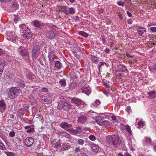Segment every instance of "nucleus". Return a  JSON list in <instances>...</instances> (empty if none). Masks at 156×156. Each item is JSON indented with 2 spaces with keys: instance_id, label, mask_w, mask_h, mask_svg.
Here are the masks:
<instances>
[{
  "instance_id": "f257e3e1",
  "label": "nucleus",
  "mask_w": 156,
  "mask_h": 156,
  "mask_svg": "<svg viewBox=\"0 0 156 156\" xmlns=\"http://www.w3.org/2000/svg\"><path fill=\"white\" fill-rule=\"evenodd\" d=\"M106 140L109 144L113 145L114 147H119L121 142L120 137L117 135L108 136L106 137Z\"/></svg>"
},
{
  "instance_id": "f03ea898",
  "label": "nucleus",
  "mask_w": 156,
  "mask_h": 156,
  "mask_svg": "<svg viewBox=\"0 0 156 156\" xmlns=\"http://www.w3.org/2000/svg\"><path fill=\"white\" fill-rule=\"evenodd\" d=\"M56 27L51 24H49L47 25V27H45V29L47 31H49L46 34V37L48 39L53 38L55 36L54 32L55 31Z\"/></svg>"
},
{
  "instance_id": "7ed1b4c3",
  "label": "nucleus",
  "mask_w": 156,
  "mask_h": 156,
  "mask_svg": "<svg viewBox=\"0 0 156 156\" xmlns=\"http://www.w3.org/2000/svg\"><path fill=\"white\" fill-rule=\"evenodd\" d=\"M20 89L16 87L10 88L8 92V97L10 99H13L19 95Z\"/></svg>"
},
{
  "instance_id": "20e7f679",
  "label": "nucleus",
  "mask_w": 156,
  "mask_h": 156,
  "mask_svg": "<svg viewBox=\"0 0 156 156\" xmlns=\"http://www.w3.org/2000/svg\"><path fill=\"white\" fill-rule=\"evenodd\" d=\"M71 102L74 105L79 107H84L86 105V104L81 99L75 98H73L71 101Z\"/></svg>"
},
{
  "instance_id": "39448f33",
  "label": "nucleus",
  "mask_w": 156,
  "mask_h": 156,
  "mask_svg": "<svg viewBox=\"0 0 156 156\" xmlns=\"http://www.w3.org/2000/svg\"><path fill=\"white\" fill-rule=\"evenodd\" d=\"M40 49L38 45L34 46L32 51V57L33 59H35L40 53Z\"/></svg>"
},
{
  "instance_id": "423d86ee",
  "label": "nucleus",
  "mask_w": 156,
  "mask_h": 156,
  "mask_svg": "<svg viewBox=\"0 0 156 156\" xmlns=\"http://www.w3.org/2000/svg\"><path fill=\"white\" fill-rule=\"evenodd\" d=\"M51 97L50 95H42L40 96V100L42 103L44 104H49L51 102Z\"/></svg>"
},
{
  "instance_id": "0eeeda50",
  "label": "nucleus",
  "mask_w": 156,
  "mask_h": 156,
  "mask_svg": "<svg viewBox=\"0 0 156 156\" xmlns=\"http://www.w3.org/2000/svg\"><path fill=\"white\" fill-rule=\"evenodd\" d=\"M7 39L10 41L14 42L16 41V37L15 33L11 31H8L7 33Z\"/></svg>"
},
{
  "instance_id": "6e6552de",
  "label": "nucleus",
  "mask_w": 156,
  "mask_h": 156,
  "mask_svg": "<svg viewBox=\"0 0 156 156\" xmlns=\"http://www.w3.org/2000/svg\"><path fill=\"white\" fill-rule=\"evenodd\" d=\"M34 142V139L31 137H29L25 140L24 143L25 145L27 147H29L32 146Z\"/></svg>"
},
{
  "instance_id": "1a4fd4ad",
  "label": "nucleus",
  "mask_w": 156,
  "mask_h": 156,
  "mask_svg": "<svg viewBox=\"0 0 156 156\" xmlns=\"http://www.w3.org/2000/svg\"><path fill=\"white\" fill-rule=\"evenodd\" d=\"M82 92L88 95L91 92V88L89 85H87L81 88Z\"/></svg>"
},
{
  "instance_id": "9d476101",
  "label": "nucleus",
  "mask_w": 156,
  "mask_h": 156,
  "mask_svg": "<svg viewBox=\"0 0 156 156\" xmlns=\"http://www.w3.org/2000/svg\"><path fill=\"white\" fill-rule=\"evenodd\" d=\"M60 127L66 130L67 131H69L70 129L69 128H71L72 126V125L69 124L67 122H62L61 123L60 125Z\"/></svg>"
},
{
  "instance_id": "9b49d317",
  "label": "nucleus",
  "mask_w": 156,
  "mask_h": 156,
  "mask_svg": "<svg viewBox=\"0 0 156 156\" xmlns=\"http://www.w3.org/2000/svg\"><path fill=\"white\" fill-rule=\"evenodd\" d=\"M29 108V105L27 104H24L23 105V107L19 109V112L21 113V115H23L25 112L27 111Z\"/></svg>"
},
{
  "instance_id": "f8f14e48",
  "label": "nucleus",
  "mask_w": 156,
  "mask_h": 156,
  "mask_svg": "<svg viewBox=\"0 0 156 156\" xmlns=\"http://www.w3.org/2000/svg\"><path fill=\"white\" fill-rule=\"evenodd\" d=\"M18 50L20 55L21 56L23 57L29 56L28 53L27 49L24 48H19Z\"/></svg>"
},
{
  "instance_id": "ddd939ff",
  "label": "nucleus",
  "mask_w": 156,
  "mask_h": 156,
  "mask_svg": "<svg viewBox=\"0 0 156 156\" xmlns=\"http://www.w3.org/2000/svg\"><path fill=\"white\" fill-rule=\"evenodd\" d=\"M143 142L144 145H152L151 139L148 137H145L143 140Z\"/></svg>"
},
{
  "instance_id": "4468645a",
  "label": "nucleus",
  "mask_w": 156,
  "mask_h": 156,
  "mask_svg": "<svg viewBox=\"0 0 156 156\" xmlns=\"http://www.w3.org/2000/svg\"><path fill=\"white\" fill-rule=\"evenodd\" d=\"M82 131V128L81 127H77L76 128V129H72L71 130V133L74 135H76L77 134L80 133Z\"/></svg>"
},
{
  "instance_id": "2eb2a0df",
  "label": "nucleus",
  "mask_w": 156,
  "mask_h": 156,
  "mask_svg": "<svg viewBox=\"0 0 156 156\" xmlns=\"http://www.w3.org/2000/svg\"><path fill=\"white\" fill-rule=\"evenodd\" d=\"M136 30L139 34L141 36H143L144 33L146 31V29L144 27H139L137 28Z\"/></svg>"
},
{
  "instance_id": "dca6fc26",
  "label": "nucleus",
  "mask_w": 156,
  "mask_h": 156,
  "mask_svg": "<svg viewBox=\"0 0 156 156\" xmlns=\"http://www.w3.org/2000/svg\"><path fill=\"white\" fill-rule=\"evenodd\" d=\"M90 147L92 150L95 152H98L100 148L98 146L93 143L91 144Z\"/></svg>"
},
{
  "instance_id": "f3484780",
  "label": "nucleus",
  "mask_w": 156,
  "mask_h": 156,
  "mask_svg": "<svg viewBox=\"0 0 156 156\" xmlns=\"http://www.w3.org/2000/svg\"><path fill=\"white\" fill-rule=\"evenodd\" d=\"M87 119V117L84 115H81L78 117V122L84 124L86 121Z\"/></svg>"
},
{
  "instance_id": "a211bd4d",
  "label": "nucleus",
  "mask_w": 156,
  "mask_h": 156,
  "mask_svg": "<svg viewBox=\"0 0 156 156\" xmlns=\"http://www.w3.org/2000/svg\"><path fill=\"white\" fill-rule=\"evenodd\" d=\"M20 31L21 33H23L27 31L28 30V26L24 24H23L20 26Z\"/></svg>"
},
{
  "instance_id": "6ab92c4d",
  "label": "nucleus",
  "mask_w": 156,
  "mask_h": 156,
  "mask_svg": "<svg viewBox=\"0 0 156 156\" xmlns=\"http://www.w3.org/2000/svg\"><path fill=\"white\" fill-rule=\"evenodd\" d=\"M97 123L101 126H103V122H104V119L101 116H98L96 118Z\"/></svg>"
},
{
  "instance_id": "aec40b11",
  "label": "nucleus",
  "mask_w": 156,
  "mask_h": 156,
  "mask_svg": "<svg viewBox=\"0 0 156 156\" xmlns=\"http://www.w3.org/2000/svg\"><path fill=\"white\" fill-rule=\"evenodd\" d=\"M71 147V146L68 144L64 143H62L61 146V150L64 151L69 149Z\"/></svg>"
},
{
  "instance_id": "412c9836",
  "label": "nucleus",
  "mask_w": 156,
  "mask_h": 156,
  "mask_svg": "<svg viewBox=\"0 0 156 156\" xmlns=\"http://www.w3.org/2000/svg\"><path fill=\"white\" fill-rule=\"evenodd\" d=\"M23 36L24 37L28 39L31 38L32 35L31 31L28 30L23 33Z\"/></svg>"
},
{
  "instance_id": "4be33fe9",
  "label": "nucleus",
  "mask_w": 156,
  "mask_h": 156,
  "mask_svg": "<svg viewBox=\"0 0 156 156\" xmlns=\"http://www.w3.org/2000/svg\"><path fill=\"white\" fill-rule=\"evenodd\" d=\"M145 125L144 121L141 120L139 121L137 124H136V127L138 128H140Z\"/></svg>"
},
{
  "instance_id": "5701e85b",
  "label": "nucleus",
  "mask_w": 156,
  "mask_h": 156,
  "mask_svg": "<svg viewBox=\"0 0 156 156\" xmlns=\"http://www.w3.org/2000/svg\"><path fill=\"white\" fill-rule=\"evenodd\" d=\"M117 67L121 69L122 72H125L127 70V68L122 65L119 64L117 65Z\"/></svg>"
},
{
  "instance_id": "b1692460",
  "label": "nucleus",
  "mask_w": 156,
  "mask_h": 156,
  "mask_svg": "<svg viewBox=\"0 0 156 156\" xmlns=\"http://www.w3.org/2000/svg\"><path fill=\"white\" fill-rule=\"evenodd\" d=\"M68 9V8L66 6H63L61 7L60 11L63 12L66 14H68L69 12Z\"/></svg>"
},
{
  "instance_id": "393cba45",
  "label": "nucleus",
  "mask_w": 156,
  "mask_h": 156,
  "mask_svg": "<svg viewBox=\"0 0 156 156\" xmlns=\"http://www.w3.org/2000/svg\"><path fill=\"white\" fill-rule=\"evenodd\" d=\"M12 7L15 10H16L19 8V5L17 4L16 2L14 1L12 3Z\"/></svg>"
},
{
  "instance_id": "a878e982",
  "label": "nucleus",
  "mask_w": 156,
  "mask_h": 156,
  "mask_svg": "<svg viewBox=\"0 0 156 156\" xmlns=\"http://www.w3.org/2000/svg\"><path fill=\"white\" fill-rule=\"evenodd\" d=\"M33 25L37 28H40L42 25V23L41 22L37 20H35L33 21Z\"/></svg>"
},
{
  "instance_id": "bb28decb",
  "label": "nucleus",
  "mask_w": 156,
  "mask_h": 156,
  "mask_svg": "<svg viewBox=\"0 0 156 156\" xmlns=\"http://www.w3.org/2000/svg\"><path fill=\"white\" fill-rule=\"evenodd\" d=\"M88 115L89 116L92 118L95 117H97V113L91 110L89 111L88 113Z\"/></svg>"
},
{
  "instance_id": "cd10ccee",
  "label": "nucleus",
  "mask_w": 156,
  "mask_h": 156,
  "mask_svg": "<svg viewBox=\"0 0 156 156\" xmlns=\"http://www.w3.org/2000/svg\"><path fill=\"white\" fill-rule=\"evenodd\" d=\"M148 94L150 99L154 98L156 96L155 92L154 90L149 92Z\"/></svg>"
},
{
  "instance_id": "c85d7f7f",
  "label": "nucleus",
  "mask_w": 156,
  "mask_h": 156,
  "mask_svg": "<svg viewBox=\"0 0 156 156\" xmlns=\"http://www.w3.org/2000/svg\"><path fill=\"white\" fill-rule=\"evenodd\" d=\"M5 104L3 99L0 101V108L5 110Z\"/></svg>"
},
{
  "instance_id": "c756f323",
  "label": "nucleus",
  "mask_w": 156,
  "mask_h": 156,
  "mask_svg": "<svg viewBox=\"0 0 156 156\" xmlns=\"http://www.w3.org/2000/svg\"><path fill=\"white\" fill-rule=\"evenodd\" d=\"M77 83L76 82H72L69 84V88L71 90H73L77 86Z\"/></svg>"
},
{
  "instance_id": "7c9ffc66",
  "label": "nucleus",
  "mask_w": 156,
  "mask_h": 156,
  "mask_svg": "<svg viewBox=\"0 0 156 156\" xmlns=\"http://www.w3.org/2000/svg\"><path fill=\"white\" fill-rule=\"evenodd\" d=\"M101 102L98 100H97L94 102L92 103L91 105V107L93 108L96 107L100 104Z\"/></svg>"
},
{
  "instance_id": "2f4dec72",
  "label": "nucleus",
  "mask_w": 156,
  "mask_h": 156,
  "mask_svg": "<svg viewBox=\"0 0 156 156\" xmlns=\"http://www.w3.org/2000/svg\"><path fill=\"white\" fill-rule=\"evenodd\" d=\"M55 66L56 68L60 69L62 67V65L61 63L59 61H55Z\"/></svg>"
},
{
  "instance_id": "473e14b6",
  "label": "nucleus",
  "mask_w": 156,
  "mask_h": 156,
  "mask_svg": "<svg viewBox=\"0 0 156 156\" xmlns=\"http://www.w3.org/2000/svg\"><path fill=\"white\" fill-rule=\"evenodd\" d=\"M70 105L69 103L64 102L63 109L65 110H68L70 108Z\"/></svg>"
},
{
  "instance_id": "72a5a7b5",
  "label": "nucleus",
  "mask_w": 156,
  "mask_h": 156,
  "mask_svg": "<svg viewBox=\"0 0 156 156\" xmlns=\"http://www.w3.org/2000/svg\"><path fill=\"white\" fill-rule=\"evenodd\" d=\"M64 103L63 101L60 100L58 103V109H62L64 107Z\"/></svg>"
},
{
  "instance_id": "f704fd0d",
  "label": "nucleus",
  "mask_w": 156,
  "mask_h": 156,
  "mask_svg": "<svg viewBox=\"0 0 156 156\" xmlns=\"http://www.w3.org/2000/svg\"><path fill=\"white\" fill-rule=\"evenodd\" d=\"M55 55V51L52 49H51L48 51V57H54Z\"/></svg>"
},
{
  "instance_id": "c9c22d12",
  "label": "nucleus",
  "mask_w": 156,
  "mask_h": 156,
  "mask_svg": "<svg viewBox=\"0 0 156 156\" xmlns=\"http://www.w3.org/2000/svg\"><path fill=\"white\" fill-rule=\"evenodd\" d=\"M118 156H132L129 153L127 152H126L124 154L121 153H119L118 154Z\"/></svg>"
},
{
  "instance_id": "e433bc0d",
  "label": "nucleus",
  "mask_w": 156,
  "mask_h": 156,
  "mask_svg": "<svg viewBox=\"0 0 156 156\" xmlns=\"http://www.w3.org/2000/svg\"><path fill=\"white\" fill-rule=\"evenodd\" d=\"M70 78L71 79L77 80L78 78L77 76L75 73H72L70 74Z\"/></svg>"
},
{
  "instance_id": "4c0bfd02",
  "label": "nucleus",
  "mask_w": 156,
  "mask_h": 156,
  "mask_svg": "<svg viewBox=\"0 0 156 156\" xmlns=\"http://www.w3.org/2000/svg\"><path fill=\"white\" fill-rule=\"evenodd\" d=\"M92 60V61L95 63H97L98 62V58L95 56H92L91 57Z\"/></svg>"
},
{
  "instance_id": "58836bf2",
  "label": "nucleus",
  "mask_w": 156,
  "mask_h": 156,
  "mask_svg": "<svg viewBox=\"0 0 156 156\" xmlns=\"http://www.w3.org/2000/svg\"><path fill=\"white\" fill-rule=\"evenodd\" d=\"M79 34L80 35L83 36L85 37H87L88 36V34L83 31H79Z\"/></svg>"
},
{
  "instance_id": "ea45409f",
  "label": "nucleus",
  "mask_w": 156,
  "mask_h": 156,
  "mask_svg": "<svg viewBox=\"0 0 156 156\" xmlns=\"http://www.w3.org/2000/svg\"><path fill=\"white\" fill-rule=\"evenodd\" d=\"M62 136H65L67 138H69L70 137V135L66 132H62L61 133Z\"/></svg>"
},
{
  "instance_id": "a19ab883",
  "label": "nucleus",
  "mask_w": 156,
  "mask_h": 156,
  "mask_svg": "<svg viewBox=\"0 0 156 156\" xmlns=\"http://www.w3.org/2000/svg\"><path fill=\"white\" fill-rule=\"evenodd\" d=\"M69 14V13L71 14H73L75 13V11L74 9L73 8H70L69 9V11H68Z\"/></svg>"
},
{
  "instance_id": "79ce46f5",
  "label": "nucleus",
  "mask_w": 156,
  "mask_h": 156,
  "mask_svg": "<svg viewBox=\"0 0 156 156\" xmlns=\"http://www.w3.org/2000/svg\"><path fill=\"white\" fill-rule=\"evenodd\" d=\"M117 4L118 5L123 7L125 6V2H124L119 1L117 2Z\"/></svg>"
},
{
  "instance_id": "37998d69",
  "label": "nucleus",
  "mask_w": 156,
  "mask_h": 156,
  "mask_svg": "<svg viewBox=\"0 0 156 156\" xmlns=\"http://www.w3.org/2000/svg\"><path fill=\"white\" fill-rule=\"evenodd\" d=\"M78 144L80 145H83L84 143V140L83 139H79L77 141Z\"/></svg>"
},
{
  "instance_id": "c03bdc74",
  "label": "nucleus",
  "mask_w": 156,
  "mask_h": 156,
  "mask_svg": "<svg viewBox=\"0 0 156 156\" xmlns=\"http://www.w3.org/2000/svg\"><path fill=\"white\" fill-rule=\"evenodd\" d=\"M59 82L60 83L61 85L62 86H64L66 85V83L65 80H61L59 81Z\"/></svg>"
},
{
  "instance_id": "a18cd8bd",
  "label": "nucleus",
  "mask_w": 156,
  "mask_h": 156,
  "mask_svg": "<svg viewBox=\"0 0 156 156\" xmlns=\"http://www.w3.org/2000/svg\"><path fill=\"white\" fill-rule=\"evenodd\" d=\"M26 76L30 80H31L32 78V73L31 72H29L26 75Z\"/></svg>"
},
{
  "instance_id": "49530a36",
  "label": "nucleus",
  "mask_w": 156,
  "mask_h": 156,
  "mask_svg": "<svg viewBox=\"0 0 156 156\" xmlns=\"http://www.w3.org/2000/svg\"><path fill=\"white\" fill-rule=\"evenodd\" d=\"M89 138L91 141H95L96 139V138L95 136L93 135H90L88 137Z\"/></svg>"
},
{
  "instance_id": "de8ad7c7",
  "label": "nucleus",
  "mask_w": 156,
  "mask_h": 156,
  "mask_svg": "<svg viewBox=\"0 0 156 156\" xmlns=\"http://www.w3.org/2000/svg\"><path fill=\"white\" fill-rule=\"evenodd\" d=\"M126 129L127 131L129 133V134L131 135L132 134V131L130 127L128 125H127Z\"/></svg>"
},
{
  "instance_id": "09e8293b",
  "label": "nucleus",
  "mask_w": 156,
  "mask_h": 156,
  "mask_svg": "<svg viewBox=\"0 0 156 156\" xmlns=\"http://www.w3.org/2000/svg\"><path fill=\"white\" fill-rule=\"evenodd\" d=\"M128 144L130 148L132 147V140L131 138H129L128 140Z\"/></svg>"
},
{
  "instance_id": "8fccbe9b",
  "label": "nucleus",
  "mask_w": 156,
  "mask_h": 156,
  "mask_svg": "<svg viewBox=\"0 0 156 156\" xmlns=\"http://www.w3.org/2000/svg\"><path fill=\"white\" fill-rule=\"evenodd\" d=\"M109 125V121H105L104 120L103 122V126L104 125L105 127L108 126Z\"/></svg>"
},
{
  "instance_id": "3c124183",
  "label": "nucleus",
  "mask_w": 156,
  "mask_h": 156,
  "mask_svg": "<svg viewBox=\"0 0 156 156\" xmlns=\"http://www.w3.org/2000/svg\"><path fill=\"white\" fill-rule=\"evenodd\" d=\"M20 19V17L18 15H16L14 18V20L15 22H16Z\"/></svg>"
},
{
  "instance_id": "603ef678",
  "label": "nucleus",
  "mask_w": 156,
  "mask_h": 156,
  "mask_svg": "<svg viewBox=\"0 0 156 156\" xmlns=\"http://www.w3.org/2000/svg\"><path fill=\"white\" fill-rule=\"evenodd\" d=\"M34 129L33 128L30 127V128L28 129L27 130V132L28 133H30L33 131H34Z\"/></svg>"
},
{
  "instance_id": "864d4df0",
  "label": "nucleus",
  "mask_w": 156,
  "mask_h": 156,
  "mask_svg": "<svg viewBox=\"0 0 156 156\" xmlns=\"http://www.w3.org/2000/svg\"><path fill=\"white\" fill-rule=\"evenodd\" d=\"M150 29L153 33L156 32V27H151L150 28Z\"/></svg>"
},
{
  "instance_id": "5fc2aeb1",
  "label": "nucleus",
  "mask_w": 156,
  "mask_h": 156,
  "mask_svg": "<svg viewBox=\"0 0 156 156\" xmlns=\"http://www.w3.org/2000/svg\"><path fill=\"white\" fill-rule=\"evenodd\" d=\"M41 91L43 93H46L48 91V89L46 87L42 88L41 89Z\"/></svg>"
},
{
  "instance_id": "6e6d98bb",
  "label": "nucleus",
  "mask_w": 156,
  "mask_h": 156,
  "mask_svg": "<svg viewBox=\"0 0 156 156\" xmlns=\"http://www.w3.org/2000/svg\"><path fill=\"white\" fill-rule=\"evenodd\" d=\"M6 154L8 156H14V153L10 152H6Z\"/></svg>"
},
{
  "instance_id": "4d7b16f0",
  "label": "nucleus",
  "mask_w": 156,
  "mask_h": 156,
  "mask_svg": "<svg viewBox=\"0 0 156 156\" xmlns=\"http://www.w3.org/2000/svg\"><path fill=\"white\" fill-rule=\"evenodd\" d=\"M15 133L14 131L10 132L9 133V135L11 137H13L15 136Z\"/></svg>"
},
{
  "instance_id": "13d9d810",
  "label": "nucleus",
  "mask_w": 156,
  "mask_h": 156,
  "mask_svg": "<svg viewBox=\"0 0 156 156\" xmlns=\"http://www.w3.org/2000/svg\"><path fill=\"white\" fill-rule=\"evenodd\" d=\"M55 145V147H60L61 144L59 142H57L53 144Z\"/></svg>"
},
{
  "instance_id": "bf43d9fd",
  "label": "nucleus",
  "mask_w": 156,
  "mask_h": 156,
  "mask_svg": "<svg viewBox=\"0 0 156 156\" xmlns=\"http://www.w3.org/2000/svg\"><path fill=\"white\" fill-rule=\"evenodd\" d=\"M126 126L122 124L120 126V129L122 130H123L124 129H126Z\"/></svg>"
},
{
  "instance_id": "052dcab7",
  "label": "nucleus",
  "mask_w": 156,
  "mask_h": 156,
  "mask_svg": "<svg viewBox=\"0 0 156 156\" xmlns=\"http://www.w3.org/2000/svg\"><path fill=\"white\" fill-rule=\"evenodd\" d=\"M112 120L115 122H117L118 121L116 117L115 116H112L111 117Z\"/></svg>"
},
{
  "instance_id": "680f3d73",
  "label": "nucleus",
  "mask_w": 156,
  "mask_h": 156,
  "mask_svg": "<svg viewBox=\"0 0 156 156\" xmlns=\"http://www.w3.org/2000/svg\"><path fill=\"white\" fill-rule=\"evenodd\" d=\"M49 58V61L51 62H53L54 61L55 59H54V57H50Z\"/></svg>"
},
{
  "instance_id": "e2e57ef3",
  "label": "nucleus",
  "mask_w": 156,
  "mask_h": 156,
  "mask_svg": "<svg viewBox=\"0 0 156 156\" xmlns=\"http://www.w3.org/2000/svg\"><path fill=\"white\" fill-rule=\"evenodd\" d=\"M1 2L2 3H6L8 2H10L12 0H0Z\"/></svg>"
},
{
  "instance_id": "0e129e2a",
  "label": "nucleus",
  "mask_w": 156,
  "mask_h": 156,
  "mask_svg": "<svg viewBox=\"0 0 156 156\" xmlns=\"http://www.w3.org/2000/svg\"><path fill=\"white\" fill-rule=\"evenodd\" d=\"M0 147L3 149L5 150V146L2 143H0Z\"/></svg>"
},
{
  "instance_id": "69168bd1",
  "label": "nucleus",
  "mask_w": 156,
  "mask_h": 156,
  "mask_svg": "<svg viewBox=\"0 0 156 156\" xmlns=\"http://www.w3.org/2000/svg\"><path fill=\"white\" fill-rule=\"evenodd\" d=\"M106 64V63L105 62H101L100 63V64L99 65V69L101 68L102 66Z\"/></svg>"
},
{
  "instance_id": "338daca9",
  "label": "nucleus",
  "mask_w": 156,
  "mask_h": 156,
  "mask_svg": "<svg viewBox=\"0 0 156 156\" xmlns=\"http://www.w3.org/2000/svg\"><path fill=\"white\" fill-rule=\"evenodd\" d=\"M116 76L117 77H121L122 76V74L121 73L119 72H116Z\"/></svg>"
},
{
  "instance_id": "774afa93",
  "label": "nucleus",
  "mask_w": 156,
  "mask_h": 156,
  "mask_svg": "<svg viewBox=\"0 0 156 156\" xmlns=\"http://www.w3.org/2000/svg\"><path fill=\"white\" fill-rule=\"evenodd\" d=\"M104 85H105V87H106V88H108L110 87L109 84L107 83H104Z\"/></svg>"
}]
</instances>
